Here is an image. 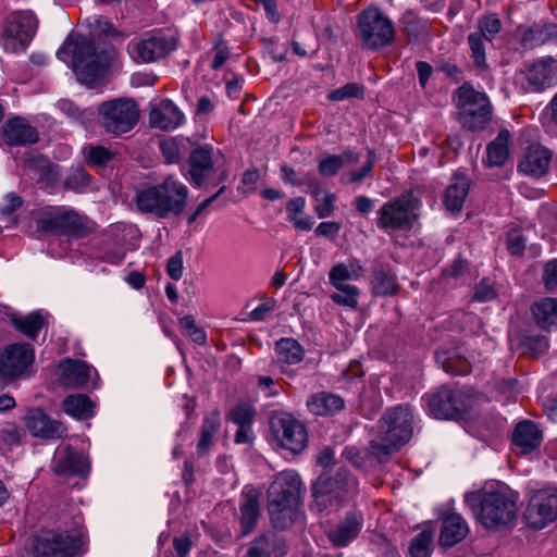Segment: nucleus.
Here are the masks:
<instances>
[{
	"label": "nucleus",
	"mask_w": 557,
	"mask_h": 557,
	"mask_svg": "<svg viewBox=\"0 0 557 557\" xmlns=\"http://www.w3.org/2000/svg\"><path fill=\"white\" fill-rule=\"evenodd\" d=\"M518 495L507 488L480 490L465 494L463 503L485 529H498L517 516Z\"/></svg>",
	"instance_id": "f257e3e1"
},
{
	"label": "nucleus",
	"mask_w": 557,
	"mask_h": 557,
	"mask_svg": "<svg viewBox=\"0 0 557 557\" xmlns=\"http://www.w3.org/2000/svg\"><path fill=\"white\" fill-rule=\"evenodd\" d=\"M188 195L187 186L170 175L162 183L139 190L135 202L140 212L168 219L184 212Z\"/></svg>",
	"instance_id": "f03ea898"
},
{
	"label": "nucleus",
	"mask_w": 557,
	"mask_h": 557,
	"mask_svg": "<svg viewBox=\"0 0 557 557\" xmlns=\"http://www.w3.org/2000/svg\"><path fill=\"white\" fill-rule=\"evenodd\" d=\"M72 55L71 67L78 79L85 84H92L99 79L108 66V57L104 51H98L94 41L83 35H70L57 51L61 61Z\"/></svg>",
	"instance_id": "7ed1b4c3"
},
{
	"label": "nucleus",
	"mask_w": 557,
	"mask_h": 557,
	"mask_svg": "<svg viewBox=\"0 0 557 557\" xmlns=\"http://www.w3.org/2000/svg\"><path fill=\"white\" fill-rule=\"evenodd\" d=\"M36 226L39 232L75 239L86 237L95 228L94 222L88 218L64 207L44 209L36 220Z\"/></svg>",
	"instance_id": "20e7f679"
},
{
	"label": "nucleus",
	"mask_w": 557,
	"mask_h": 557,
	"mask_svg": "<svg viewBox=\"0 0 557 557\" xmlns=\"http://www.w3.org/2000/svg\"><path fill=\"white\" fill-rule=\"evenodd\" d=\"M460 124L471 132L482 131L492 117V107L485 92L469 83L462 84L454 95Z\"/></svg>",
	"instance_id": "39448f33"
},
{
	"label": "nucleus",
	"mask_w": 557,
	"mask_h": 557,
	"mask_svg": "<svg viewBox=\"0 0 557 557\" xmlns=\"http://www.w3.org/2000/svg\"><path fill=\"white\" fill-rule=\"evenodd\" d=\"M97 112L100 126L113 136L131 132L139 120L138 104L131 98L103 101Z\"/></svg>",
	"instance_id": "423d86ee"
},
{
	"label": "nucleus",
	"mask_w": 557,
	"mask_h": 557,
	"mask_svg": "<svg viewBox=\"0 0 557 557\" xmlns=\"http://www.w3.org/2000/svg\"><path fill=\"white\" fill-rule=\"evenodd\" d=\"M420 200L411 194H405L384 202L376 212V226L388 231H410L418 220Z\"/></svg>",
	"instance_id": "0eeeda50"
},
{
	"label": "nucleus",
	"mask_w": 557,
	"mask_h": 557,
	"mask_svg": "<svg viewBox=\"0 0 557 557\" xmlns=\"http://www.w3.org/2000/svg\"><path fill=\"white\" fill-rule=\"evenodd\" d=\"M425 400L430 414L442 420L463 418L471 403L469 395L463 391L446 385L430 393Z\"/></svg>",
	"instance_id": "6e6552de"
},
{
	"label": "nucleus",
	"mask_w": 557,
	"mask_h": 557,
	"mask_svg": "<svg viewBox=\"0 0 557 557\" xmlns=\"http://www.w3.org/2000/svg\"><path fill=\"white\" fill-rule=\"evenodd\" d=\"M358 28L363 45L370 49L389 45L395 36L392 21L376 8H368L359 13Z\"/></svg>",
	"instance_id": "1a4fd4ad"
},
{
	"label": "nucleus",
	"mask_w": 557,
	"mask_h": 557,
	"mask_svg": "<svg viewBox=\"0 0 557 557\" xmlns=\"http://www.w3.org/2000/svg\"><path fill=\"white\" fill-rule=\"evenodd\" d=\"M412 420V413L406 405L387 408L377 422V436L403 446L411 438Z\"/></svg>",
	"instance_id": "9d476101"
},
{
	"label": "nucleus",
	"mask_w": 557,
	"mask_h": 557,
	"mask_svg": "<svg viewBox=\"0 0 557 557\" xmlns=\"http://www.w3.org/2000/svg\"><path fill=\"white\" fill-rule=\"evenodd\" d=\"M270 429L280 446L298 454L307 446L308 434L305 425L290 413L278 412L271 417Z\"/></svg>",
	"instance_id": "9b49d317"
},
{
	"label": "nucleus",
	"mask_w": 557,
	"mask_h": 557,
	"mask_svg": "<svg viewBox=\"0 0 557 557\" xmlns=\"http://www.w3.org/2000/svg\"><path fill=\"white\" fill-rule=\"evenodd\" d=\"M38 21L33 12L12 13L3 30V48L7 52L24 51L34 37Z\"/></svg>",
	"instance_id": "f8f14e48"
},
{
	"label": "nucleus",
	"mask_w": 557,
	"mask_h": 557,
	"mask_svg": "<svg viewBox=\"0 0 557 557\" xmlns=\"http://www.w3.org/2000/svg\"><path fill=\"white\" fill-rule=\"evenodd\" d=\"M527 523L536 530L557 519V487L547 486L533 491L524 512Z\"/></svg>",
	"instance_id": "ddd939ff"
},
{
	"label": "nucleus",
	"mask_w": 557,
	"mask_h": 557,
	"mask_svg": "<svg viewBox=\"0 0 557 557\" xmlns=\"http://www.w3.org/2000/svg\"><path fill=\"white\" fill-rule=\"evenodd\" d=\"M518 82L527 92H541L557 84V60L544 57L518 73Z\"/></svg>",
	"instance_id": "4468645a"
},
{
	"label": "nucleus",
	"mask_w": 557,
	"mask_h": 557,
	"mask_svg": "<svg viewBox=\"0 0 557 557\" xmlns=\"http://www.w3.org/2000/svg\"><path fill=\"white\" fill-rule=\"evenodd\" d=\"M34 360V348L26 343L8 345L0 352V383L8 385L21 377Z\"/></svg>",
	"instance_id": "2eb2a0df"
},
{
	"label": "nucleus",
	"mask_w": 557,
	"mask_h": 557,
	"mask_svg": "<svg viewBox=\"0 0 557 557\" xmlns=\"http://www.w3.org/2000/svg\"><path fill=\"white\" fill-rule=\"evenodd\" d=\"M78 541L65 533L45 532L33 539L34 557H74Z\"/></svg>",
	"instance_id": "dca6fc26"
},
{
	"label": "nucleus",
	"mask_w": 557,
	"mask_h": 557,
	"mask_svg": "<svg viewBox=\"0 0 557 557\" xmlns=\"http://www.w3.org/2000/svg\"><path fill=\"white\" fill-rule=\"evenodd\" d=\"M177 47L176 38L162 33L150 35L139 41L131 42L128 51L136 61L154 62L165 58Z\"/></svg>",
	"instance_id": "f3484780"
},
{
	"label": "nucleus",
	"mask_w": 557,
	"mask_h": 557,
	"mask_svg": "<svg viewBox=\"0 0 557 557\" xmlns=\"http://www.w3.org/2000/svg\"><path fill=\"white\" fill-rule=\"evenodd\" d=\"M302 482L294 470H285L275 475L268 488V500L300 505Z\"/></svg>",
	"instance_id": "a211bd4d"
},
{
	"label": "nucleus",
	"mask_w": 557,
	"mask_h": 557,
	"mask_svg": "<svg viewBox=\"0 0 557 557\" xmlns=\"http://www.w3.org/2000/svg\"><path fill=\"white\" fill-rule=\"evenodd\" d=\"M51 469L57 475L85 476L89 472V461L83 454L66 445L55 451Z\"/></svg>",
	"instance_id": "6ab92c4d"
},
{
	"label": "nucleus",
	"mask_w": 557,
	"mask_h": 557,
	"mask_svg": "<svg viewBox=\"0 0 557 557\" xmlns=\"http://www.w3.org/2000/svg\"><path fill=\"white\" fill-rule=\"evenodd\" d=\"M24 422L29 433L35 437L54 440L66 435V428L63 423L53 420L39 408L29 409L24 417Z\"/></svg>",
	"instance_id": "aec40b11"
},
{
	"label": "nucleus",
	"mask_w": 557,
	"mask_h": 557,
	"mask_svg": "<svg viewBox=\"0 0 557 557\" xmlns=\"http://www.w3.org/2000/svg\"><path fill=\"white\" fill-rule=\"evenodd\" d=\"M552 157L553 153L545 146L532 144L527 147L518 171L532 177H542L548 172Z\"/></svg>",
	"instance_id": "412c9836"
},
{
	"label": "nucleus",
	"mask_w": 557,
	"mask_h": 557,
	"mask_svg": "<svg viewBox=\"0 0 557 557\" xmlns=\"http://www.w3.org/2000/svg\"><path fill=\"white\" fill-rule=\"evenodd\" d=\"M317 482V488L330 490L334 499L342 495H355L358 493L357 479L346 469L339 468L333 475L321 474Z\"/></svg>",
	"instance_id": "4be33fe9"
},
{
	"label": "nucleus",
	"mask_w": 557,
	"mask_h": 557,
	"mask_svg": "<svg viewBox=\"0 0 557 557\" xmlns=\"http://www.w3.org/2000/svg\"><path fill=\"white\" fill-rule=\"evenodd\" d=\"M362 525V513L355 510L348 511L345 518L329 531V539L337 547L346 546L359 535Z\"/></svg>",
	"instance_id": "5701e85b"
},
{
	"label": "nucleus",
	"mask_w": 557,
	"mask_h": 557,
	"mask_svg": "<svg viewBox=\"0 0 557 557\" xmlns=\"http://www.w3.org/2000/svg\"><path fill=\"white\" fill-rule=\"evenodd\" d=\"M4 141L9 146H25L37 143L38 132L25 119L13 117L2 126Z\"/></svg>",
	"instance_id": "b1692460"
},
{
	"label": "nucleus",
	"mask_w": 557,
	"mask_h": 557,
	"mask_svg": "<svg viewBox=\"0 0 557 557\" xmlns=\"http://www.w3.org/2000/svg\"><path fill=\"white\" fill-rule=\"evenodd\" d=\"M184 114L169 99L156 104L149 112V123L162 131H172L183 123Z\"/></svg>",
	"instance_id": "393cba45"
},
{
	"label": "nucleus",
	"mask_w": 557,
	"mask_h": 557,
	"mask_svg": "<svg viewBox=\"0 0 557 557\" xmlns=\"http://www.w3.org/2000/svg\"><path fill=\"white\" fill-rule=\"evenodd\" d=\"M188 163L190 180L196 187H200L213 169L212 147L203 145L193 149Z\"/></svg>",
	"instance_id": "a878e982"
},
{
	"label": "nucleus",
	"mask_w": 557,
	"mask_h": 557,
	"mask_svg": "<svg viewBox=\"0 0 557 557\" xmlns=\"http://www.w3.org/2000/svg\"><path fill=\"white\" fill-rule=\"evenodd\" d=\"M286 554L285 541L273 532L256 537L245 557H283Z\"/></svg>",
	"instance_id": "bb28decb"
},
{
	"label": "nucleus",
	"mask_w": 557,
	"mask_h": 557,
	"mask_svg": "<svg viewBox=\"0 0 557 557\" xmlns=\"http://www.w3.org/2000/svg\"><path fill=\"white\" fill-rule=\"evenodd\" d=\"M543 434L537 424L524 420L517 424L512 433V443L522 454H530L537 449L542 443Z\"/></svg>",
	"instance_id": "cd10ccee"
},
{
	"label": "nucleus",
	"mask_w": 557,
	"mask_h": 557,
	"mask_svg": "<svg viewBox=\"0 0 557 557\" xmlns=\"http://www.w3.org/2000/svg\"><path fill=\"white\" fill-rule=\"evenodd\" d=\"M469 527L466 520L459 513H450L443 519L440 545L443 547H453L461 542L468 534Z\"/></svg>",
	"instance_id": "c85d7f7f"
},
{
	"label": "nucleus",
	"mask_w": 557,
	"mask_h": 557,
	"mask_svg": "<svg viewBox=\"0 0 557 557\" xmlns=\"http://www.w3.org/2000/svg\"><path fill=\"white\" fill-rule=\"evenodd\" d=\"M470 181L462 174H455L445 191L444 203L449 211L459 212L468 196Z\"/></svg>",
	"instance_id": "c756f323"
},
{
	"label": "nucleus",
	"mask_w": 557,
	"mask_h": 557,
	"mask_svg": "<svg viewBox=\"0 0 557 557\" xmlns=\"http://www.w3.org/2000/svg\"><path fill=\"white\" fill-rule=\"evenodd\" d=\"M299 507L298 504L268 500V510L273 527L278 530L289 528L299 516Z\"/></svg>",
	"instance_id": "7c9ffc66"
},
{
	"label": "nucleus",
	"mask_w": 557,
	"mask_h": 557,
	"mask_svg": "<svg viewBox=\"0 0 557 557\" xmlns=\"http://www.w3.org/2000/svg\"><path fill=\"white\" fill-rule=\"evenodd\" d=\"M307 406L313 414L330 416L344 409L345 401L336 394L320 392L309 397Z\"/></svg>",
	"instance_id": "2f4dec72"
},
{
	"label": "nucleus",
	"mask_w": 557,
	"mask_h": 557,
	"mask_svg": "<svg viewBox=\"0 0 557 557\" xmlns=\"http://www.w3.org/2000/svg\"><path fill=\"white\" fill-rule=\"evenodd\" d=\"M275 351L281 370L286 372V367L302 361L305 356L304 347L294 338L285 337L276 342Z\"/></svg>",
	"instance_id": "473e14b6"
},
{
	"label": "nucleus",
	"mask_w": 557,
	"mask_h": 557,
	"mask_svg": "<svg viewBox=\"0 0 557 557\" xmlns=\"http://www.w3.org/2000/svg\"><path fill=\"white\" fill-rule=\"evenodd\" d=\"M61 368V383L64 386L81 388L88 382L90 369L84 361L66 360Z\"/></svg>",
	"instance_id": "72a5a7b5"
},
{
	"label": "nucleus",
	"mask_w": 557,
	"mask_h": 557,
	"mask_svg": "<svg viewBox=\"0 0 557 557\" xmlns=\"http://www.w3.org/2000/svg\"><path fill=\"white\" fill-rule=\"evenodd\" d=\"M372 289L376 296H394L398 293L397 276L389 267L380 264L374 269Z\"/></svg>",
	"instance_id": "f704fd0d"
},
{
	"label": "nucleus",
	"mask_w": 557,
	"mask_h": 557,
	"mask_svg": "<svg viewBox=\"0 0 557 557\" xmlns=\"http://www.w3.org/2000/svg\"><path fill=\"white\" fill-rule=\"evenodd\" d=\"M531 311L540 327L549 330L557 326V298H542L533 304Z\"/></svg>",
	"instance_id": "c9c22d12"
},
{
	"label": "nucleus",
	"mask_w": 557,
	"mask_h": 557,
	"mask_svg": "<svg viewBox=\"0 0 557 557\" xmlns=\"http://www.w3.org/2000/svg\"><path fill=\"white\" fill-rule=\"evenodd\" d=\"M220 425L221 419L219 411H212L203 418V422L200 428V437L197 443V454L199 457L208 454Z\"/></svg>",
	"instance_id": "e433bc0d"
},
{
	"label": "nucleus",
	"mask_w": 557,
	"mask_h": 557,
	"mask_svg": "<svg viewBox=\"0 0 557 557\" xmlns=\"http://www.w3.org/2000/svg\"><path fill=\"white\" fill-rule=\"evenodd\" d=\"M510 140V133L508 129H502L496 138L487 146V165L502 166L509 158L508 144Z\"/></svg>",
	"instance_id": "4c0bfd02"
},
{
	"label": "nucleus",
	"mask_w": 557,
	"mask_h": 557,
	"mask_svg": "<svg viewBox=\"0 0 557 557\" xmlns=\"http://www.w3.org/2000/svg\"><path fill=\"white\" fill-rule=\"evenodd\" d=\"M28 169L36 175L37 182L49 186L58 178L57 166L44 156H32L26 160Z\"/></svg>",
	"instance_id": "58836bf2"
},
{
	"label": "nucleus",
	"mask_w": 557,
	"mask_h": 557,
	"mask_svg": "<svg viewBox=\"0 0 557 557\" xmlns=\"http://www.w3.org/2000/svg\"><path fill=\"white\" fill-rule=\"evenodd\" d=\"M11 322L15 330L30 339H36L46 321L38 312H32L26 315L12 314Z\"/></svg>",
	"instance_id": "ea45409f"
},
{
	"label": "nucleus",
	"mask_w": 557,
	"mask_h": 557,
	"mask_svg": "<svg viewBox=\"0 0 557 557\" xmlns=\"http://www.w3.org/2000/svg\"><path fill=\"white\" fill-rule=\"evenodd\" d=\"M260 516L259 502L255 495H247L240 505L239 524L242 535H248L253 531Z\"/></svg>",
	"instance_id": "a19ab883"
},
{
	"label": "nucleus",
	"mask_w": 557,
	"mask_h": 557,
	"mask_svg": "<svg viewBox=\"0 0 557 557\" xmlns=\"http://www.w3.org/2000/svg\"><path fill=\"white\" fill-rule=\"evenodd\" d=\"M63 410L79 420L88 419L92 414V403L83 394L70 395L62 401Z\"/></svg>",
	"instance_id": "79ce46f5"
},
{
	"label": "nucleus",
	"mask_w": 557,
	"mask_h": 557,
	"mask_svg": "<svg viewBox=\"0 0 557 557\" xmlns=\"http://www.w3.org/2000/svg\"><path fill=\"white\" fill-rule=\"evenodd\" d=\"M401 446L391 441H383L377 436L375 440L369 442L367 454L369 457L375 459L380 463L389 461L391 456L398 451Z\"/></svg>",
	"instance_id": "37998d69"
},
{
	"label": "nucleus",
	"mask_w": 557,
	"mask_h": 557,
	"mask_svg": "<svg viewBox=\"0 0 557 557\" xmlns=\"http://www.w3.org/2000/svg\"><path fill=\"white\" fill-rule=\"evenodd\" d=\"M434 533L432 530H422L410 542V557H431Z\"/></svg>",
	"instance_id": "c03bdc74"
},
{
	"label": "nucleus",
	"mask_w": 557,
	"mask_h": 557,
	"mask_svg": "<svg viewBox=\"0 0 557 557\" xmlns=\"http://www.w3.org/2000/svg\"><path fill=\"white\" fill-rule=\"evenodd\" d=\"M256 414L251 401L240 400L230 410L226 418L237 425H251Z\"/></svg>",
	"instance_id": "a18cd8bd"
},
{
	"label": "nucleus",
	"mask_w": 557,
	"mask_h": 557,
	"mask_svg": "<svg viewBox=\"0 0 557 557\" xmlns=\"http://www.w3.org/2000/svg\"><path fill=\"white\" fill-rule=\"evenodd\" d=\"M519 346L523 352H530L535 357L544 355L548 348V339L541 334L524 333L520 336Z\"/></svg>",
	"instance_id": "49530a36"
},
{
	"label": "nucleus",
	"mask_w": 557,
	"mask_h": 557,
	"mask_svg": "<svg viewBox=\"0 0 557 557\" xmlns=\"http://www.w3.org/2000/svg\"><path fill=\"white\" fill-rule=\"evenodd\" d=\"M502 21L495 14H488L478 20L474 33L485 38L487 42H493L496 35L502 30Z\"/></svg>",
	"instance_id": "de8ad7c7"
},
{
	"label": "nucleus",
	"mask_w": 557,
	"mask_h": 557,
	"mask_svg": "<svg viewBox=\"0 0 557 557\" xmlns=\"http://www.w3.org/2000/svg\"><path fill=\"white\" fill-rule=\"evenodd\" d=\"M468 45L473 63L479 69H485L486 64V40L479 34L472 32L468 36Z\"/></svg>",
	"instance_id": "09e8293b"
},
{
	"label": "nucleus",
	"mask_w": 557,
	"mask_h": 557,
	"mask_svg": "<svg viewBox=\"0 0 557 557\" xmlns=\"http://www.w3.org/2000/svg\"><path fill=\"white\" fill-rule=\"evenodd\" d=\"M86 160L97 168H104L113 160L115 153L101 145H89L85 148Z\"/></svg>",
	"instance_id": "8fccbe9b"
},
{
	"label": "nucleus",
	"mask_w": 557,
	"mask_h": 557,
	"mask_svg": "<svg viewBox=\"0 0 557 557\" xmlns=\"http://www.w3.org/2000/svg\"><path fill=\"white\" fill-rule=\"evenodd\" d=\"M554 24L535 25L528 29L523 35V41L530 42L531 47L544 45L552 39Z\"/></svg>",
	"instance_id": "3c124183"
},
{
	"label": "nucleus",
	"mask_w": 557,
	"mask_h": 557,
	"mask_svg": "<svg viewBox=\"0 0 557 557\" xmlns=\"http://www.w3.org/2000/svg\"><path fill=\"white\" fill-rule=\"evenodd\" d=\"M338 292L331 295L333 302L339 306L356 309L358 307L359 289L354 285L335 287Z\"/></svg>",
	"instance_id": "603ef678"
},
{
	"label": "nucleus",
	"mask_w": 557,
	"mask_h": 557,
	"mask_svg": "<svg viewBox=\"0 0 557 557\" xmlns=\"http://www.w3.org/2000/svg\"><path fill=\"white\" fill-rule=\"evenodd\" d=\"M364 96V87L358 83H348L337 89L332 90L327 95L331 101H342L349 98L362 99Z\"/></svg>",
	"instance_id": "864d4df0"
},
{
	"label": "nucleus",
	"mask_w": 557,
	"mask_h": 557,
	"mask_svg": "<svg viewBox=\"0 0 557 557\" xmlns=\"http://www.w3.org/2000/svg\"><path fill=\"white\" fill-rule=\"evenodd\" d=\"M58 107L65 115L81 123L89 121L92 115L89 110H82L76 103L69 99L59 100Z\"/></svg>",
	"instance_id": "5fc2aeb1"
},
{
	"label": "nucleus",
	"mask_w": 557,
	"mask_h": 557,
	"mask_svg": "<svg viewBox=\"0 0 557 557\" xmlns=\"http://www.w3.org/2000/svg\"><path fill=\"white\" fill-rule=\"evenodd\" d=\"M90 182V175L83 168L75 169L64 181V187L66 189L81 193L88 186Z\"/></svg>",
	"instance_id": "6e6d98bb"
},
{
	"label": "nucleus",
	"mask_w": 557,
	"mask_h": 557,
	"mask_svg": "<svg viewBox=\"0 0 557 557\" xmlns=\"http://www.w3.org/2000/svg\"><path fill=\"white\" fill-rule=\"evenodd\" d=\"M180 325L185 331L186 335L198 345H205L207 342L206 332L196 325L193 315H185L180 319Z\"/></svg>",
	"instance_id": "4d7b16f0"
},
{
	"label": "nucleus",
	"mask_w": 557,
	"mask_h": 557,
	"mask_svg": "<svg viewBox=\"0 0 557 557\" xmlns=\"http://www.w3.org/2000/svg\"><path fill=\"white\" fill-rule=\"evenodd\" d=\"M344 165V157L327 156L319 161L318 171L324 177L335 176Z\"/></svg>",
	"instance_id": "13d9d810"
},
{
	"label": "nucleus",
	"mask_w": 557,
	"mask_h": 557,
	"mask_svg": "<svg viewBox=\"0 0 557 557\" xmlns=\"http://www.w3.org/2000/svg\"><path fill=\"white\" fill-rule=\"evenodd\" d=\"M312 496L313 503L311 504V509L319 512L327 509L334 498V494H331L330 490L317 488V482L312 485Z\"/></svg>",
	"instance_id": "bf43d9fd"
},
{
	"label": "nucleus",
	"mask_w": 557,
	"mask_h": 557,
	"mask_svg": "<svg viewBox=\"0 0 557 557\" xmlns=\"http://www.w3.org/2000/svg\"><path fill=\"white\" fill-rule=\"evenodd\" d=\"M329 280L330 283L334 287H339L347 285L346 282L349 280H355L352 275L349 273L348 268L345 265L344 262L337 263L332 267L330 273H329Z\"/></svg>",
	"instance_id": "052dcab7"
},
{
	"label": "nucleus",
	"mask_w": 557,
	"mask_h": 557,
	"mask_svg": "<svg viewBox=\"0 0 557 557\" xmlns=\"http://www.w3.org/2000/svg\"><path fill=\"white\" fill-rule=\"evenodd\" d=\"M542 280L548 292L557 293V259H553L544 265Z\"/></svg>",
	"instance_id": "680f3d73"
},
{
	"label": "nucleus",
	"mask_w": 557,
	"mask_h": 557,
	"mask_svg": "<svg viewBox=\"0 0 557 557\" xmlns=\"http://www.w3.org/2000/svg\"><path fill=\"white\" fill-rule=\"evenodd\" d=\"M336 196L332 193H325L319 203L314 207V212L320 219L329 218L334 212V202Z\"/></svg>",
	"instance_id": "e2e57ef3"
},
{
	"label": "nucleus",
	"mask_w": 557,
	"mask_h": 557,
	"mask_svg": "<svg viewBox=\"0 0 557 557\" xmlns=\"http://www.w3.org/2000/svg\"><path fill=\"white\" fill-rule=\"evenodd\" d=\"M496 297V290L488 280H482L475 287L474 299L481 302L492 300Z\"/></svg>",
	"instance_id": "0e129e2a"
},
{
	"label": "nucleus",
	"mask_w": 557,
	"mask_h": 557,
	"mask_svg": "<svg viewBox=\"0 0 557 557\" xmlns=\"http://www.w3.org/2000/svg\"><path fill=\"white\" fill-rule=\"evenodd\" d=\"M166 271L172 280L178 281L183 275V255L181 251L175 252L166 264Z\"/></svg>",
	"instance_id": "69168bd1"
},
{
	"label": "nucleus",
	"mask_w": 557,
	"mask_h": 557,
	"mask_svg": "<svg viewBox=\"0 0 557 557\" xmlns=\"http://www.w3.org/2000/svg\"><path fill=\"white\" fill-rule=\"evenodd\" d=\"M527 240L519 232H510L507 236V249L511 255H521L525 249Z\"/></svg>",
	"instance_id": "338daca9"
},
{
	"label": "nucleus",
	"mask_w": 557,
	"mask_h": 557,
	"mask_svg": "<svg viewBox=\"0 0 557 557\" xmlns=\"http://www.w3.org/2000/svg\"><path fill=\"white\" fill-rule=\"evenodd\" d=\"M341 230V224L334 221H327L320 223L314 233L318 236L326 237L330 240H334Z\"/></svg>",
	"instance_id": "774afa93"
}]
</instances>
